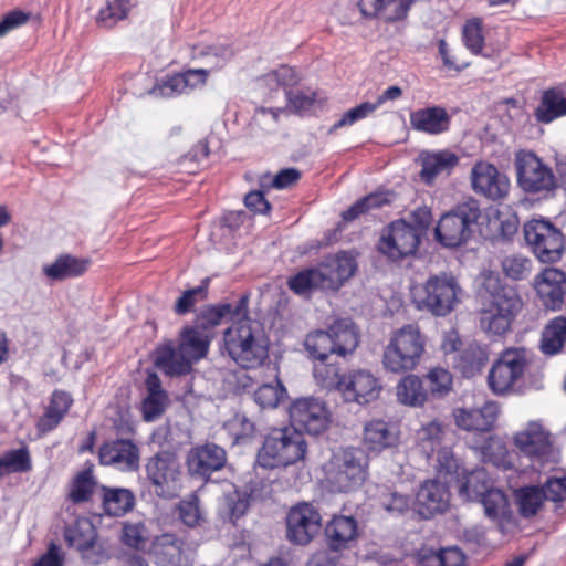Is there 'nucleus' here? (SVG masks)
I'll list each match as a JSON object with an SVG mask.
<instances>
[{
  "instance_id": "nucleus-1",
  "label": "nucleus",
  "mask_w": 566,
  "mask_h": 566,
  "mask_svg": "<svg viewBox=\"0 0 566 566\" xmlns=\"http://www.w3.org/2000/svg\"><path fill=\"white\" fill-rule=\"evenodd\" d=\"M359 344V332L352 318H337L326 329H315L307 334L304 347L310 358L318 361L314 376L324 384L337 375L338 358L355 352Z\"/></svg>"
},
{
  "instance_id": "nucleus-2",
  "label": "nucleus",
  "mask_w": 566,
  "mask_h": 566,
  "mask_svg": "<svg viewBox=\"0 0 566 566\" xmlns=\"http://www.w3.org/2000/svg\"><path fill=\"white\" fill-rule=\"evenodd\" d=\"M220 350L240 367L253 369L269 357V339L261 324L248 312L223 331Z\"/></svg>"
},
{
  "instance_id": "nucleus-3",
  "label": "nucleus",
  "mask_w": 566,
  "mask_h": 566,
  "mask_svg": "<svg viewBox=\"0 0 566 566\" xmlns=\"http://www.w3.org/2000/svg\"><path fill=\"white\" fill-rule=\"evenodd\" d=\"M483 290L486 307L481 311L480 326L490 335L502 336L511 329L523 307V301L516 287L499 276H488Z\"/></svg>"
},
{
  "instance_id": "nucleus-4",
  "label": "nucleus",
  "mask_w": 566,
  "mask_h": 566,
  "mask_svg": "<svg viewBox=\"0 0 566 566\" xmlns=\"http://www.w3.org/2000/svg\"><path fill=\"white\" fill-rule=\"evenodd\" d=\"M481 218L479 200L468 198L458 202L440 217L434 228V239L444 248H460L480 232Z\"/></svg>"
},
{
  "instance_id": "nucleus-5",
  "label": "nucleus",
  "mask_w": 566,
  "mask_h": 566,
  "mask_svg": "<svg viewBox=\"0 0 566 566\" xmlns=\"http://www.w3.org/2000/svg\"><path fill=\"white\" fill-rule=\"evenodd\" d=\"M307 442L302 432L293 428H275L265 436L256 461L264 469L286 468L304 460Z\"/></svg>"
},
{
  "instance_id": "nucleus-6",
  "label": "nucleus",
  "mask_w": 566,
  "mask_h": 566,
  "mask_svg": "<svg viewBox=\"0 0 566 566\" xmlns=\"http://www.w3.org/2000/svg\"><path fill=\"white\" fill-rule=\"evenodd\" d=\"M423 350L420 331L411 325L405 326L395 333L386 346L382 365L386 370L395 374L412 370L419 364Z\"/></svg>"
},
{
  "instance_id": "nucleus-7",
  "label": "nucleus",
  "mask_w": 566,
  "mask_h": 566,
  "mask_svg": "<svg viewBox=\"0 0 566 566\" xmlns=\"http://www.w3.org/2000/svg\"><path fill=\"white\" fill-rule=\"evenodd\" d=\"M460 292L458 280L452 274L442 272L430 275L421 293L413 300L418 310L427 311L437 317H444L454 310Z\"/></svg>"
},
{
  "instance_id": "nucleus-8",
  "label": "nucleus",
  "mask_w": 566,
  "mask_h": 566,
  "mask_svg": "<svg viewBox=\"0 0 566 566\" xmlns=\"http://www.w3.org/2000/svg\"><path fill=\"white\" fill-rule=\"evenodd\" d=\"M526 245L542 263H556L565 250L562 230L549 219L534 218L523 226Z\"/></svg>"
},
{
  "instance_id": "nucleus-9",
  "label": "nucleus",
  "mask_w": 566,
  "mask_h": 566,
  "mask_svg": "<svg viewBox=\"0 0 566 566\" xmlns=\"http://www.w3.org/2000/svg\"><path fill=\"white\" fill-rule=\"evenodd\" d=\"M514 443L535 470L559 462L560 454L553 443L551 432L538 421L528 422L523 431L517 432L514 436Z\"/></svg>"
},
{
  "instance_id": "nucleus-10",
  "label": "nucleus",
  "mask_w": 566,
  "mask_h": 566,
  "mask_svg": "<svg viewBox=\"0 0 566 566\" xmlns=\"http://www.w3.org/2000/svg\"><path fill=\"white\" fill-rule=\"evenodd\" d=\"M145 472L158 497L171 500L178 495L181 471L178 455L174 450L160 449L147 458Z\"/></svg>"
},
{
  "instance_id": "nucleus-11",
  "label": "nucleus",
  "mask_w": 566,
  "mask_h": 566,
  "mask_svg": "<svg viewBox=\"0 0 566 566\" xmlns=\"http://www.w3.org/2000/svg\"><path fill=\"white\" fill-rule=\"evenodd\" d=\"M518 187L526 193L546 197L557 188L551 167L534 153H518L515 158Z\"/></svg>"
},
{
  "instance_id": "nucleus-12",
  "label": "nucleus",
  "mask_w": 566,
  "mask_h": 566,
  "mask_svg": "<svg viewBox=\"0 0 566 566\" xmlns=\"http://www.w3.org/2000/svg\"><path fill=\"white\" fill-rule=\"evenodd\" d=\"M422 239L412 230L407 219H396L382 229L377 251L391 261H401L417 254Z\"/></svg>"
},
{
  "instance_id": "nucleus-13",
  "label": "nucleus",
  "mask_w": 566,
  "mask_h": 566,
  "mask_svg": "<svg viewBox=\"0 0 566 566\" xmlns=\"http://www.w3.org/2000/svg\"><path fill=\"white\" fill-rule=\"evenodd\" d=\"M325 385H335L345 401L358 405L375 401L382 389L379 379L371 371L365 369L353 370L344 375H340L338 369L337 375L332 376Z\"/></svg>"
},
{
  "instance_id": "nucleus-14",
  "label": "nucleus",
  "mask_w": 566,
  "mask_h": 566,
  "mask_svg": "<svg viewBox=\"0 0 566 566\" xmlns=\"http://www.w3.org/2000/svg\"><path fill=\"white\" fill-rule=\"evenodd\" d=\"M292 428L310 436H319L331 423V412L325 401L315 397L295 399L289 407Z\"/></svg>"
},
{
  "instance_id": "nucleus-15",
  "label": "nucleus",
  "mask_w": 566,
  "mask_h": 566,
  "mask_svg": "<svg viewBox=\"0 0 566 566\" xmlns=\"http://www.w3.org/2000/svg\"><path fill=\"white\" fill-rule=\"evenodd\" d=\"M367 476V458L360 449H346L329 473L333 489L348 493L358 489Z\"/></svg>"
},
{
  "instance_id": "nucleus-16",
  "label": "nucleus",
  "mask_w": 566,
  "mask_h": 566,
  "mask_svg": "<svg viewBox=\"0 0 566 566\" xmlns=\"http://www.w3.org/2000/svg\"><path fill=\"white\" fill-rule=\"evenodd\" d=\"M63 537L66 545L75 548L82 559L90 565H99L106 558L104 549L97 545L98 533L92 521L78 517L65 525Z\"/></svg>"
},
{
  "instance_id": "nucleus-17",
  "label": "nucleus",
  "mask_w": 566,
  "mask_h": 566,
  "mask_svg": "<svg viewBox=\"0 0 566 566\" xmlns=\"http://www.w3.org/2000/svg\"><path fill=\"white\" fill-rule=\"evenodd\" d=\"M227 451L214 442L196 444L186 455L187 473L192 480L208 483L213 473L221 471L227 464Z\"/></svg>"
},
{
  "instance_id": "nucleus-18",
  "label": "nucleus",
  "mask_w": 566,
  "mask_h": 566,
  "mask_svg": "<svg viewBox=\"0 0 566 566\" xmlns=\"http://www.w3.org/2000/svg\"><path fill=\"white\" fill-rule=\"evenodd\" d=\"M322 516L312 503L301 502L286 514V538L294 545L305 546L319 533Z\"/></svg>"
},
{
  "instance_id": "nucleus-19",
  "label": "nucleus",
  "mask_w": 566,
  "mask_h": 566,
  "mask_svg": "<svg viewBox=\"0 0 566 566\" xmlns=\"http://www.w3.org/2000/svg\"><path fill=\"white\" fill-rule=\"evenodd\" d=\"M250 292L242 293L235 304L230 302H218L206 304L199 307L195 314L193 323L206 333H212V329L220 326L224 321L239 319L241 315L248 314Z\"/></svg>"
},
{
  "instance_id": "nucleus-20",
  "label": "nucleus",
  "mask_w": 566,
  "mask_h": 566,
  "mask_svg": "<svg viewBox=\"0 0 566 566\" xmlns=\"http://www.w3.org/2000/svg\"><path fill=\"white\" fill-rule=\"evenodd\" d=\"M98 459L102 465L115 467L123 472H136L140 465V450L129 438H116L101 444Z\"/></svg>"
},
{
  "instance_id": "nucleus-21",
  "label": "nucleus",
  "mask_w": 566,
  "mask_h": 566,
  "mask_svg": "<svg viewBox=\"0 0 566 566\" xmlns=\"http://www.w3.org/2000/svg\"><path fill=\"white\" fill-rule=\"evenodd\" d=\"M534 289L546 311H560L565 303L566 273L557 268H545L535 276Z\"/></svg>"
},
{
  "instance_id": "nucleus-22",
  "label": "nucleus",
  "mask_w": 566,
  "mask_h": 566,
  "mask_svg": "<svg viewBox=\"0 0 566 566\" xmlns=\"http://www.w3.org/2000/svg\"><path fill=\"white\" fill-rule=\"evenodd\" d=\"M471 184L475 192L483 195L490 200H500L507 196L510 180L494 165L489 163H476L471 171Z\"/></svg>"
},
{
  "instance_id": "nucleus-23",
  "label": "nucleus",
  "mask_w": 566,
  "mask_h": 566,
  "mask_svg": "<svg viewBox=\"0 0 566 566\" xmlns=\"http://www.w3.org/2000/svg\"><path fill=\"white\" fill-rule=\"evenodd\" d=\"M325 544L332 553L350 548L359 537L358 521L353 515L335 514L324 527Z\"/></svg>"
},
{
  "instance_id": "nucleus-24",
  "label": "nucleus",
  "mask_w": 566,
  "mask_h": 566,
  "mask_svg": "<svg viewBox=\"0 0 566 566\" xmlns=\"http://www.w3.org/2000/svg\"><path fill=\"white\" fill-rule=\"evenodd\" d=\"M185 541L174 533L154 537L149 554L158 566H190L191 559L185 548Z\"/></svg>"
},
{
  "instance_id": "nucleus-25",
  "label": "nucleus",
  "mask_w": 566,
  "mask_h": 566,
  "mask_svg": "<svg viewBox=\"0 0 566 566\" xmlns=\"http://www.w3.org/2000/svg\"><path fill=\"white\" fill-rule=\"evenodd\" d=\"M449 491L438 480L424 481L416 497L417 512L423 520L432 518L437 513L444 512L449 506Z\"/></svg>"
},
{
  "instance_id": "nucleus-26",
  "label": "nucleus",
  "mask_w": 566,
  "mask_h": 566,
  "mask_svg": "<svg viewBox=\"0 0 566 566\" xmlns=\"http://www.w3.org/2000/svg\"><path fill=\"white\" fill-rule=\"evenodd\" d=\"M154 365L165 376L175 378L189 375L193 367L191 360L187 359L179 345L172 340H166L156 346L154 350Z\"/></svg>"
},
{
  "instance_id": "nucleus-27",
  "label": "nucleus",
  "mask_w": 566,
  "mask_h": 566,
  "mask_svg": "<svg viewBox=\"0 0 566 566\" xmlns=\"http://www.w3.org/2000/svg\"><path fill=\"white\" fill-rule=\"evenodd\" d=\"M499 406L486 401L481 408H460L454 411V421L458 428L465 431L489 433L497 419Z\"/></svg>"
},
{
  "instance_id": "nucleus-28",
  "label": "nucleus",
  "mask_w": 566,
  "mask_h": 566,
  "mask_svg": "<svg viewBox=\"0 0 566 566\" xmlns=\"http://www.w3.org/2000/svg\"><path fill=\"white\" fill-rule=\"evenodd\" d=\"M319 266L327 289L338 291L355 274L357 261L352 253L339 251L334 255L326 256Z\"/></svg>"
},
{
  "instance_id": "nucleus-29",
  "label": "nucleus",
  "mask_w": 566,
  "mask_h": 566,
  "mask_svg": "<svg viewBox=\"0 0 566 566\" xmlns=\"http://www.w3.org/2000/svg\"><path fill=\"white\" fill-rule=\"evenodd\" d=\"M415 0H358L357 6L366 19H376L382 14L388 23L402 21L408 17Z\"/></svg>"
},
{
  "instance_id": "nucleus-30",
  "label": "nucleus",
  "mask_w": 566,
  "mask_h": 566,
  "mask_svg": "<svg viewBox=\"0 0 566 566\" xmlns=\"http://www.w3.org/2000/svg\"><path fill=\"white\" fill-rule=\"evenodd\" d=\"M73 402L72 396L67 391L60 389L53 390L43 415L36 421V430L39 433L45 434L57 428L70 411Z\"/></svg>"
},
{
  "instance_id": "nucleus-31",
  "label": "nucleus",
  "mask_w": 566,
  "mask_h": 566,
  "mask_svg": "<svg viewBox=\"0 0 566 566\" xmlns=\"http://www.w3.org/2000/svg\"><path fill=\"white\" fill-rule=\"evenodd\" d=\"M212 338V333L201 331L195 323L181 328L178 345L180 350L187 356V359L191 360L192 367L208 355Z\"/></svg>"
},
{
  "instance_id": "nucleus-32",
  "label": "nucleus",
  "mask_w": 566,
  "mask_h": 566,
  "mask_svg": "<svg viewBox=\"0 0 566 566\" xmlns=\"http://www.w3.org/2000/svg\"><path fill=\"white\" fill-rule=\"evenodd\" d=\"M88 260L70 253L60 254L52 263L42 266L43 275L51 282H61L82 276Z\"/></svg>"
},
{
  "instance_id": "nucleus-33",
  "label": "nucleus",
  "mask_w": 566,
  "mask_h": 566,
  "mask_svg": "<svg viewBox=\"0 0 566 566\" xmlns=\"http://www.w3.org/2000/svg\"><path fill=\"white\" fill-rule=\"evenodd\" d=\"M451 116L446 108H418L410 113L411 127L417 132L439 135L449 130Z\"/></svg>"
},
{
  "instance_id": "nucleus-34",
  "label": "nucleus",
  "mask_w": 566,
  "mask_h": 566,
  "mask_svg": "<svg viewBox=\"0 0 566 566\" xmlns=\"http://www.w3.org/2000/svg\"><path fill=\"white\" fill-rule=\"evenodd\" d=\"M459 164V157L450 150L427 151L421 155L420 176L424 184L431 185L440 174H450Z\"/></svg>"
},
{
  "instance_id": "nucleus-35",
  "label": "nucleus",
  "mask_w": 566,
  "mask_h": 566,
  "mask_svg": "<svg viewBox=\"0 0 566 566\" xmlns=\"http://www.w3.org/2000/svg\"><path fill=\"white\" fill-rule=\"evenodd\" d=\"M102 505L106 515L119 517L133 511L136 497L130 489L102 485Z\"/></svg>"
},
{
  "instance_id": "nucleus-36",
  "label": "nucleus",
  "mask_w": 566,
  "mask_h": 566,
  "mask_svg": "<svg viewBox=\"0 0 566 566\" xmlns=\"http://www.w3.org/2000/svg\"><path fill=\"white\" fill-rule=\"evenodd\" d=\"M287 286L294 294L301 296H308L317 290H328L319 265L297 271L289 277Z\"/></svg>"
},
{
  "instance_id": "nucleus-37",
  "label": "nucleus",
  "mask_w": 566,
  "mask_h": 566,
  "mask_svg": "<svg viewBox=\"0 0 566 566\" xmlns=\"http://www.w3.org/2000/svg\"><path fill=\"white\" fill-rule=\"evenodd\" d=\"M259 481L250 479L242 488H235L226 496L228 515L232 524H235L248 512L250 501L259 494Z\"/></svg>"
},
{
  "instance_id": "nucleus-38",
  "label": "nucleus",
  "mask_w": 566,
  "mask_h": 566,
  "mask_svg": "<svg viewBox=\"0 0 566 566\" xmlns=\"http://www.w3.org/2000/svg\"><path fill=\"white\" fill-rule=\"evenodd\" d=\"M397 401L403 406L419 408L428 399V390L423 387L422 379L413 374L400 378L396 386Z\"/></svg>"
},
{
  "instance_id": "nucleus-39",
  "label": "nucleus",
  "mask_w": 566,
  "mask_h": 566,
  "mask_svg": "<svg viewBox=\"0 0 566 566\" xmlns=\"http://www.w3.org/2000/svg\"><path fill=\"white\" fill-rule=\"evenodd\" d=\"M514 500L518 514L523 518L535 516L547 500L543 485H523L514 490Z\"/></svg>"
},
{
  "instance_id": "nucleus-40",
  "label": "nucleus",
  "mask_w": 566,
  "mask_h": 566,
  "mask_svg": "<svg viewBox=\"0 0 566 566\" xmlns=\"http://www.w3.org/2000/svg\"><path fill=\"white\" fill-rule=\"evenodd\" d=\"M488 361L486 352L478 344H469L454 357L453 366L465 378L479 374Z\"/></svg>"
},
{
  "instance_id": "nucleus-41",
  "label": "nucleus",
  "mask_w": 566,
  "mask_h": 566,
  "mask_svg": "<svg viewBox=\"0 0 566 566\" xmlns=\"http://www.w3.org/2000/svg\"><path fill=\"white\" fill-rule=\"evenodd\" d=\"M364 441L370 451L380 452L396 446L398 437L386 421L371 420L365 426Z\"/></svg>"
},
{
  "instance_id": "nucleus-42",
  "label": "nucleus",
  "mask_w": 566,
  "mask_h": 566,
  "mask_svg": "<svg viewBox=\"0 0 566 566\" xmlns=\"http://www.w3.org/2000/svg\"><path fill=\"white\" fill-rule=\"evenodd\" d=\"M97 480L94 476L92 467L77 472L70 482L67 500L73 504H81L91 501Z\"/></svg>"
},
{
  "instance_id": "nucleus-43",
  "label": "nucleus",
  "mask_w": 566,
  "mask_h": 566,
  "mask_svg": "<svg viewBox=\"0 0 566 566\" xmlns=\"http://www.w3.org/2000/svg\"><path fill=\"white\" fill-rule=\"evenodd\" d=\"M286 106H322L328 99L326 92L298 82L286 92Z\"/></svg>"
},
{
  "instance_id": "nucleus-44",
  "label": "nucleus",
  "mask_w": 566,
  "mask_h": 566,
  "mask_svg": "<svg viewBox=\"0 0 566 566\" xmlns=\"http://www.w3.org/2000/svg\"><path fill=\"white\" fill-rule=\"evenodd\" d=\"M32 468L29 449L22 446L0 455V479L10 473H24Z\"/></svg>"
},
{
  "instance_id": "nucleus-45",
  "label": "nucleus",
  "mask_w": 566,
  "mask_h": 566,
  "mask_svg": "<svg viewBox=\"0 0 566 566\" xmlns=\"http://www.w3.org/2000/svg\"><path fill=\"white\" fill-rule=\"evenodd\" d=\"M491 488L488 472L484 468H478L464 475L459 488L460 495L468 501H478Z\"/></svg>"
},
{
  "instance_id": "nucleus-46",
  "label": "nucleus",
  "mask_w": 566,
  "mask_h": 566,
  "mask_svg": "<svg viewBox=\"0 0 566 566\" xmlns=\"http://www.w3.org/2000/svg\"><path fill=\"white\" fill-rule=\"evenodd\" d=\"M476 502L483 505L485 515L496 521L504 515L505 510L509 507V499L506 494L497 489L491 486Z\"/></svg>"
},
{
  "instance_id": "nucleus-47",
  "label": "nucleus",
  "mask_w": 566,
  "mask_h": 566,
  "mask_svg": "<svg viewBox=\"0 0 566 566\" xmlns=\"http://www.w3.org/2000/svg\"><path fill=\"white\" fill-rule=\"evenodd\" d=\"M287 396L286 388L280 379L275 380V385L263 384L253 395L254 401L261 408H275Z\"/></svg>"
},
{
  "instance_id": "nucleus-48",
  "label": "nucleus",
  "mask_w": 566,
  "mask_h": 566,
  "mask_svg": "<svg viewBox=\"0 0 566 566\" xmlns=\"http://www.w3.org/2000/svg\"><path fill=\"white\" fill-rule=\"evenodd\" d=\"M464 46L474 55H482L484 35L482 22L479 18H472L465 22L462 30Z\"/></svg>"
},
{
  "instance_id": "nucleus-49",
  "label": "nucleus",
  "mask_w": 566,
  "mask_h": 566,
  "mask_svg": "<svg viewBox=\"0 0 566 566\" xmlns=\"http://www.w3.org/2000/svg\"><path fill=\"white\" fill-rule=\"evenodd\" d=\"M186 91L185 81L179 73L167 74L157 80L149 94L155 97H174Z\"/></svg>"
},
{
  "instance_id": "nucleus-50",
  "label": "nucleus",
  "mask_w": 566,
  "mask_h": 566,
  "mask_svg": "<svg viewBox=\"0 0 566 566\" xmlns=\"http://www.w3.org/2000/svg\"><path fill=\"white\" fill-rule=\"evenodd\" d=\"M411 496L388 488L380 495L381 506L394 516L403 515L410 507Z\"/></svg>"
},
{
  "instance_id": "nucleus-51",
  "label": "nucleus",
  "mask_w": 566,
  "mask_h": 566,
  "mask_svg": "<svg viewBox=\"0 0 566 566\" xmlns=\"http://www.w3.org/2000/svg\"><path fill=\"white\" fill-rule=\"evenodd\" d=\"M517 379L506 367L501 366L497 361L492 365L488 375L489 387L497 395L505 394Z\"/></svg>"
},
{
  "instance_id": "nucleus-52",
  "label": "nucleus",
  "mask_w": 566,
  "mask_h": 566,
  "mask_svg": "<svg viewBox=\"0 0 566 566\" xmlns=\"http://www.w3.org/2000/svg\"><path fill=\"white\" fill-rule=\"evenodd\" d=\"M430 394L436 398L447 396L452 390V375L442 367L432 368L427 374Z\"/></svg>"
},
{
  "instance_id": "nucleus-53",
  "label": "nucleus",
  "mask_w": 566,
  "mask_h": 566,
  "mask_svg": "<svg viewBox=\"0 0 566 566\" xmlns=\"http://www.w3.org/2000/svg\"><path fill=\"white\" fill-rule=\"evenodd\" d=\"M169 396L146 395L142 401V417L145 422H153L160 418L169 405Z\"/></svg>"
},
{
  "instance_id": "nucleus-54",
  "label": "nucleus",
  "mask_w": 566,
  "mask_h": 566,
  "mask_svg": "<svg viewBox=\"0 0 566 566\" xmlns=\"http://www.w3.org/2000/svg\"><path fill=\"white\" fill-rule=\"evenodd\" d=\"M179 520L188 527H195L203 520L199 507V499L192 495L189 500H181L177 505Z\"/></svg>"
},
{
  "instance_id": "nucleus-55",
  "label": "nucleus",
  "mask_w": 566,
  "mask_h": 566,
  "mask_svg": "<svg viewBox=\"0 0 566 566\" xmlns=\"http://www.w3.org/2000/svg\"><path fill=\"white\" fill-rule=\"evenodd\" d=\"M128 14V1L127 0H114L107 2L98 12V22L105 27L111 28L117 21L123 20Z\"/></svg>"
},
{
  "instance_id": "nucleus-56",
  "label": "nucleus",
  "mask_w": 566,
  "mask_h": 566,
  "mask_svg": "<svg viewBox=\"0 0 566 566\" xmlns=\"http://www.w3.org/2000/svg\"><path fill=\"white\" fill-rule=\"evenodd\" d=\"M501 366L513 374L516 378H520L525 369L526 359L524 353L517 349L504 350L496 360Z\"/></svg>"
},
{
  "instance_id": "nucleus-57",
  "label": "nucleus",
  "mask_w": 566,
  "mask_h": 566,
  "mask_svg": "<svg viewBox=\"0 0 566 566\" xmlns=\"http://www.w3.org/2000/svg\"><path fill=\"white\" fill-rule=\"evenodd\" d=\"M145 526L142 523H126L123 526L120 541L124 545L135 548L143 549L146 544V537L144 535Z\"/></svg>"
},
{
  "instance_id": "nucleus-58",
  "label": "nucleus",
  "mask_w": 566,
  "mask_h": 566,
  "mask_svg": "<svg viewBox=\"0 0 566 566\" xmlns=\"http://www.w3.org/2000/svg\"><path fill=\"white\" fill-rule=\"evenodd\" d=\"M407 221L412 230H416L420 237L424 238L432 222V211L427 206L417 207L410 211Z\"/></svg>"
},
{
  "instance_id": "nucleus-59",
  "label": "nucleus",
  "mask_w": 566,
  "mask_h": 566,
  "mask_svg": "<svg viewBox=\"0 0 566 566\" xmlns=\"http://www.w3.org/2000/svg\"><path fill=\"white\" fill-rule=\"evenodd\" d=\"M542 485L548 501L560 503L566 500V474L548 476Z\"/></svg>"
},
{
  "instance_id": "nucleus-60",
  "label": "nucleus",
  "mask_w": 566,
  "mask_h": 566,
  "mask_svg": "<svg viewBox=\"0 0 566 566\" xmlns=\"http://www.w3.org/2000/svg\"><path fill=\"white\" fill-rule=\"evenodd\" d=\"M234 439L238 443H245L255 430V424L244 413H237L231 421Z\"/></svg>"
},
{
  "instance_id": "nucleus-61",
  "label": "nucleus",
  "mask_w": 566,
  "mask_h": 566,
  "mask_svg": "<svg viewBox=\"0 0 566 566\" xmlns=\"http://www.w3.org/2000/svg\"><path fill=\"white\" fill-rule=\"evenodd\" d=\"M272 75L276 80L277 84L283 87L284 94L289 88H293L301 81V76L295 67L282 64L277 69L272 71Z\"/></svg>"
},
{
  "instance_id": "nucleus-62",
  "label": "nucleus",
  "mask_w": 566,
  "mask_h": 566,
  "mask_svg": "<svg viewBox=\"0 0 566 566\" xmlns=\"http://www.w3.org/2000/svg\"><path fill=\"white\" fill-rule=\"evenodd\" d=\"M263 190H251L244 196L245 207L258 214H268L272 209V205L265 198Z\"/></svg>"
},
{
  "instance_id": "nucleus-63",
  "label": "nucleus",
  "mask_w": 566,
  "mask_h": 566,
  "mask_svg": "<svg viewBox=\"0 0 566 566\" xmlns=\"http://www.w3.org/2000/svg\"><path fill=\"white\" fill-rule=\"evenodd\" d=\"M538 106H566V82L545 90Z\"/></svg>"
},
{
  "instance_id": "nucleus-64",
  "label": "nucleus",
  "mask_w": 566,
  "mask_h": 566,
  "mask_svg": "<svg viewBox=\"0 0 566 566\" xmlns=\"http://www.w3.org/2000/svg\"><path fill=\"white\" fill-rule=\"evenodd\" d=\"M64 554L61 546L54 542H51L44 554L35 562L33 566H63Z\"/></svg>"
}]
</instances>
